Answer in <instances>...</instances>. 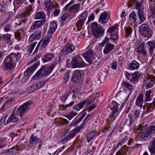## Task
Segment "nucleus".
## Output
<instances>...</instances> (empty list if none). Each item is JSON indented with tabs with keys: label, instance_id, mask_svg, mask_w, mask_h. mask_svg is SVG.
<instances>
[{
	"label": "nucleus",
	"instance_id": "obj_1",
	"mask_svg": "<svg viewBox=\"0 0 155 155\" xmlns=\"http://www.w3.org/2000/svg\"><path fill=\"white\" fill-rule=\"evenodd\" d=\"M57 64V62H55L53 64L49 67H47L46 65H42L32 78L34 79H37L42 76L45 77L48 75L51 72Z\"/></svg>",
	"mask_w": 155,
	"mask_h": 155
},
{
	"label": "nucleus",
	"instance_id": "obj_2",
	"mask_svg": "<svg viewBox=\"0 0 155 155\" xmlns=\"http://www.w3.org/2000/svg\"><path fill=\"white\" fill-rule=\"evenodd\" d=\"M139 31L144 38H150L153 34V31L149 26L146 24H143L139 28Z\"/></svg>",
	"mask_w": 155,
	"mask_h": 155
},
{
	"label": "nucleus",
	"instance_id": "obj_3",
	"mask_svg": "<svg viewBox=\"0 0 155 155\" xmlns=\"http://www.w3.org/2000/svg\"><path fill=\"white\" fill-rule=\"evenodd\" d=\"M91 29L94 36L97 38L101 36L104 33V30L96 22L92 23Z\"/></svg>",
	"mask_w": 155,
	"mask_h": 155
},
{
	"label": "nucleus",
	"instance_id": "obj_4",
	"mask_svg": "<svg viewBox=\"0 0 155 155\" xmlns=\"http://www.w3.org/2000/svg\"><path fill=\"white\" fill-rule=\"evenodd\" d=\"M32 102L28 101L20 106L17 109L16 114L22 117V116L28 110V106L31 104Z\"/></svg>",
	"mask_w": 155,
	"mask_h": 155
},
{
	"label": "nucleus",
	"instance_id": "obj_5",
	"mask_svg": "<svg viewBox=\"0 0 155 155\" xmlns=\"http://www.w3.org/2000/svg\"><path fill=\"white\" fill-rule=\"evenodd\" d=\"M137 130L139 131V132L141 134L143 139L145 140H147L151 137V134L147 129H146L145 125L140 124Z\"/></svg>",
	"mask_w": 155,
	"mask_h": 155
},
{
	"label": "nucleus",
	"instance_id": "obj_6",
	"mask_svg": "<svg viewBox=\"0 0 155 155\" xmlns=\"http://www.w3.org/2000/svg\"><path fill=\"white\" fill-rule=\"evenodd\" d=\"M80 131V130L76 127L72 130L65 138L60 140V142L63 144L67 143L68 140L73 138L75 136L76 134L79 132Z\"/></svg>",
	"mask_w": 155,
	"mask_h": 155
},
{
	"label": "nucleus",
	"instance_id": "obj_7",
	"mask_svg": "<svg viewBox=\"0 0 155 155\" xmlns=\"http://www.w3.org/2000/svg\"><path fill=\"white\" fill-rule=\"evenodd\" d=\"M141 75V74L138 72H135L132 74H129L127 72H126V76L127 78L132 83H135L136 81L139 79Z\"/></svg>",
	"mask_w": 155,
	"mask_h": 155
},
{
	"label": "nucleus",
	"instance_id": "obj_8",
	"mask_svg": "<svg viewBox=\"0 0 155 155\" xmlns=\"http://www.w3.org/2000/svg\"><path fill=\"white\" fill-rule=\"evenodd\" d=\"M74 45L70 44L66 45L65 47L62 49L60 52V55H61L60 57L64 58V56L67 54L68 53H70L74 49Z\"/></svg>",
	"mask_w": 155,
	"mask_h": 155
},
{
	"label": "nucleus",
	"instance_id": "obj_9",
	"mask_svg": "<svg viewBox=\"0 0 155 155\" xmlns=\"http://www.w3.org/2000/svg\"><path fill=\"white\" fill-rule=\"evenodd\" d=\"M83 72L80 70H76L73 72V74L71 78V80L74 82H78L81 80Z\"/></svg>",
	"mask_w": 155,
	"mask_h": 155
},
{
	"label": "nucleus",
	"instance_id": "obj_10",
	"mask_svg": "<svg viewBox=\"0 0 155 155\" xmlns=\"http://www.w3.org/2000/svg\"><path fill=\"white\" fill-rule=\"evenodd\" d=\"M90 97L84 100L82 102H80L77 104L73 108L77 111H79L82 109L84 106H87L91 102H92V101L90 100Z\"/></svg>",
	"mask_w": 155,
	"mask_h": 155
},
{
	"label": "nucleus",
	"instance_id": "obj_11",
	"mask_svg": "<svg viewBox=\"0 0 155 155\" xmlns=\"http://www.w3.org/2000/svg\"><path fill=\"white\" fill-rule=\"evenodd\" d=\"M15 62L12 59H5L4 67L5 70H11L14 67Z\"/></svg>",
	"mask_w": 155,
	"mask_h": 155
},
{
	"label": "nucleus",
	"instance_id": "obj_12",
	"mask_svg": "<svg viewBox=\"0 0 155 155\" xmlns=\"http://www.w3.org/2000/svg\"><path fill=\"white\" fill-rule=\"evenodd\" d=\"M70 64L73 68L83 67L86 65L85 62L82 61H79L77 59H72Z\"/></svg>",
	"mask_w": 155,
	"mask_h": 155
},
{
	"label": "nucleus",
	"instance_id": "obj_13",
	"mask_svg": "<svg viewBox=\"0 0 155 155\" xmlns=\"http://www.w3.org/2000/svg\"><path fill=\"white\" fill-rule=\"evenodd\" d=\"M40 65L39 61H37L31 67L28 68L24 72L25 76H28L31 74Z\"/></svg>",
	"mask_w": 155,
	"mask_h": 155
},
{
	"label": "nucleus",
	"instance_id": "obj_14",
	"mask_svg": "<svg viewBox=\"0 0 155 155\" xmlns=\"http://www.w3.org/2000/svg\"><path fill=\"white\" fill-rule=\"evenodd\" d=\"M44 5L46 8V10L47 12L48 16L50 15L52 11V9L54 7L53 3L50 0H47L44 2Z\"/></svg>",
	"mask_w": 155,
	"mask_h": 155
},
{
	"label": "nucleus",
	"instance_id": "obj_15",
	"mask_svg": "<svg viewBox=\"0 0 155 155\" xmlns=\"http://www.w3.org/2000/svg\"><path fill=\"white\" fill-rule=\"evenodd\" d=\"M41 32L40 30H38L35 31L30 36L28 41L31 42L35 39H40L41 38Z\"/></svg>",
	"mask_w": 155,
	"mask_h": 155
},
{
	"label": "nucleus",
	"instance_id": "obj_16",
	"mask_svg": "<svg viewBox=\"0 0 155 155\" xmlns=\"http://www.w3.org/2000/svg\"><path fill=\"white\" fill-rule=\"evenodd\" d=\"M109 18V17L107 13H102L99 17L98 21L101 24H105L108 21Z\"/></svg>",
	"mask_w": 155,
	"mask_h": 155
},
{
	"label": "nucleus",
	"instance_id": "obj_17",
	"mask_svg": "<svg viewBox=\"0 0 155 155\" xmlns=\"http://www.w3.org/2000/svg\"><path fill=\"white\" fill-rule=\"evenodd\" d=\"M87 11H85L82 13L78 20V24L80 26H81L83 25L84 21L87 18Z\"/></svg>",
	"mask_w": 155,
	"mask_h": 155
},
{
	"label": "nucleus",
	"instance_id": "obj_18",
	"mask_svg": "<svg viewBox=\"0 0 155 155\" xmlns=\"http://www.w3.org/2000/svg\"><path fill=\"white\" fill-rule=\"evenodd\" d=\"M32 10V8L31 7H27L23 13H22L20 15V17L21 18H24L29 16L31 13Z\"/></svg>",
	"mask_w": 155,
	"mask_h": 155
},
{
	"label": "nucleus",
	"instance_id": "obj_19",
	"mask_svg": "<svg viewBox=\"0 0 155 155\" xmlns=\"http://www.w3.org/2000/svg\"><path fill=\"white\" fill-rule=\"evenodd\" d=\"M51 35H48L47 36L44 38L41 46V49H44L46 48L48 44L51 40Z\"/></svg>",
	"mask_w": 155,
	"mask_h": 155
},
{
	"label": "nucleus",
	"instance_id": "obj_20",
	"mask_svg": "<svg viewBox=\"0 0 155 155\" xmlns=\"http://www.w3.org/2000/svg\"><path fill=\"white\" fill-rule=\"evenodd\" d=\"M41 140L40 139L33 134H32L29 139V142L31 144L35 145L41 143Z\"/></svg>",
	"mask_w": 155,
	"mask_h": 155
},
{
	"label": "nucleus",
	"instance_id": "obj_21",
	"mask_svg": "<svg viewBox=\"0 0 155 155\" xmlns=\"http://www.w3.org/2000/svg\"><path fill=\"white\" fill-rule=\"evenodd\" d=\"M145 43L142 42L139 45H138L137 48L136 49V51L138 53H142L143 56H145L146 54V52L145 50V48L144 47Z\"/></svg>",
	"mask_w": 155,
	"mask_h": 155
},
{
	"label": "nucleus",
	"instance_id": "obj_22",
	"mask_svg": "<svg viewBox=\"0 0 155 155\" xmlns=\"http://www.w3.org/2000/svg\"><path fill=\"white\" fill-rule=\"evenodd\" d=\"M114 47V45L110 43H107L104 47L103 52L104 54H107L112 51Z\"/></svg>",
	"mask_w": 155,
	"mask_h": 155
},
{
	"label": "nucleus",
	"instance_id": "obj_23",
	"mask_svg": "<svg viewBox=\"0 0 155 155\" xmlns=\"http://www.w3.org/2000/svg\"><path fill=\"white\" fill-rule=\"evenodd\" d=\"M143 94H140L137 96L136 101V105L138 107H142L143 102Z\"/></svg>",
	"mask_w": 155,
	"mask_h": 155
},
{
	"label": "nucleus",
	"instance_id": "obj_24",
	"mask_svg": "<svg viewBox=\"0 0 155 155\" xmlns=\"http://www.w3.org/2000/svg\"><path fill=\"white\" fill-rule=\"evenodd\" d=\"M137 14L139 20V23L141 24L144 22L146 19L142 11V8H140L137 11Z\"/></svg>",
	"mask_w": 155,
	"mask_h": 155
},
{
	"label": "nucleus",
	"instance_id": "obj_25",
	"mask_svg": "<svg viewBox=\"0 0 155 155\" xmlns=\"http://www.w3.org/2000/svg\"><path fill=\"white\" fill-rule=\"evenodd\" d=\"M80 5L79 4H75L71 6L68 9V11L72 13H76L79 11Z\"/></svg>",
	"mask_w": 155,
	"mask_h": 155
},
{
	"label": "nucleus",
	"instance_id": "obj_26",
	"mask_svg": "<svg viewBox=\"0 0 155 155\" xmlns=\"http://www.w3.org/2000/svg\"><path fill=\"white\" fill-rule=\"evenodd\" d=\"M147 47L149 51L150 54H152L153 53L154 49L155 48V43L149 41L147 42L146 43Z\"/></svg>",
	"mask_w": 155,
	"mask_h": 155
},
{
	"label": "nucleus",
	"instance_id": "obj_27",
	"mask_svg": "<svg viewBox=\"0 0 155 155\" xmlns=\"http://www.w3.org/2000/svg\"><path fill=\"white\" fill-rule=\"evenodd\" d=\"M42 21H34L31 28V30H35L40 28L42 26Z\"/></svg>",
	"mask_w": 155,
	"mask_h": 155
},
{
	"label": "nucleus",
	"instance_id": "obj_28",
	"mask_svg": "<svg viewBox=\"0 0 155 155\" xmlns=\"http://www.w3.org/2000/svg\"><path fill=\"white\" fill-rule=\"evenodd\" d=\"M140 64L136 61H133L128 65V68L131 70H134L138 68Z\"/></svg>",
	"mask_w": 155,
	"mask_h": 155
},
{
	"label": "nucleus",
	"instance_id": "obj_29",
	"mask_svg": "<svg viewBox=\"0 0 155 155\" xmlns=\"http://www.w3.org/2000/svg\"><path fill=\"white\" fill-rule=\"evenodd\" d=\"M50 28L48 32V35H51L54 32L57 28V25L56 23L53 22L51 23L50 25Z\"/></svg>",
	"mask_w": 155,
	"mask_h": 155
},
{
	"label": "nucleus",
	"instance_id": "obj_30",
	"mask_svg": "<svg viewBox=\"0 0 155 155\" xmlns=\"http://www.w3.org/2000/svg\"><path fill=\"white\" fill-rule=\"evenodd\" d=\"M21 33L22 35L24 36L25 34V31H24L23 29H21L18 30V31H16L15 33V36L16 38L18 40H20L21 39Z\"/></svg>",
	"mask_w": 155,
	"mask_h": 155
},
{
	"label": "nucleus",
	"instance_id": "obj_31",
	"mask_svg": "<svg viewBox=\"0 0 155 155\" xmlns=\"http://www.w3.org/2000/svg\"><path fill=\"white\" fill-rule=\"evenodd\" d=\"M81 55L84 58H91L94 56L93 51L92 50H89Z\"/></svg>",
	"mask_w": 155,
	"mask_h": 155
},
{
	"label": "nucleus",
	"instance_id": "obj_32",
	"mask_svg": "<svg viewBox=\"0 0 155 155\" xmlns=\"http://www.w3.org/2000/svg\"><path fill=\"white\" fill-rule=\"evenodd\" d=\"M19 118L16 117L14 114H12L9 117L7 120V123L11 122H15L17 121Z\"/></svg>",
	"mask_w": 155,
	"mask_h": 155
},
{
	"label": "nucleus",
	"instance_id": "obj_33",
	"mask_svg": "<svg viewBox=\"0 0 155 155\" xmlns=\"http://www.w3.org/2000/svg\"><path fill=\"white\" fill-rule=\"evenodd\" d=\"M12 35L9 34H7L4 35L1 37L2 39V40L4 41L7 43L8 44L11 42V37Z\"/></svg>",
	"mask_w": 155,
	"mask_h": 155
},
{
	"label": "nucleus",
	"instance_id": "obj_34",
	"mask_svg": "<svg viewBox=\"0 0 155 155\" xmlns=\"http://www.w3.org/2000/svg\"><path fill=\"white\" fill-rule=\"evenodd\" d=\"M122 87H124L127 89L128 90H132L133 87V85L131 84L127 81H125L122 82Z\"/></svg>",
	"mask_w": 155,
	"mask_h": 155
},
{
	"label": "nucleus",
	"instance_id": "obj_35",
	"mask_svg": "<svg viewBox=\"0 0 155 155\" xmlns=\"http://www.w3.org/2000/svg\"><path fill=\"white\" fill-rule=\"evenodd\" d=\"M155 108V97L153 100V101L150 103H149L147 106V111L148 113L152 111Z\"/></svg>",
	"mask_w": 155,
	"mask_h": 155
},
{
	"label": "nucleus",
	"instance_id": "obj_36",
	"mask_svg": "<svg viewBox=\"0 0 155 155\" xmlns=\"http://www.w3.org/2000/svg\"><path fill=\"white\" fill-rule=\"evenodd\" d=\"M152 143L149 147V149L151 153H155V138H153Z\"/></svg>",
	"mask_w": 155,
	"mask_h": 155
},
{
	"label": "nucleus",
	"instance_id": "obj_37",
	"mask_svg": "<svg viewBox=\"0 0 155 155\" xmlns=\"http://www.w3.org/2000/svg\"><path fill=\"white\" fill-rule=\"evenodd\" d=\"M21 54L20 53L18 52L17 54H16L14 52H12L6 58H21Z\"/></svg>",
	"mask_w": 155,
	"mask_h": 155
},
{
	"label": "nucleus",
	"instance_id": "obj_38",
	"mask_svg": "<svg viewBox=\"0 0 155 155\" xmlns=\"http://www.w3.org/2000/svg\"><path fill=\"white\" fill-rule=\"evenodd\" d=\"M119 104L116 101H113L110 106V108L112 110L117 111Z\"/></svg>",
	"mask_w": 155,
	"mask_h": 155
},
{
	"label": "nucleus",
	"instance_id": "obj_39",
	"mask_svg": "<svg viewBox=\"0 0 155 155\" xmlns=\"http://www.w3.org/2000/svg\"><path fill=\"white\" fill-rule=\"evenodd\" d=\"M46 17L45 14L43 12H39L36 14V19H44Z\"/></svg>",
	"mask_w": 155,
	"mask_h": 155
},
{
	"label": "nucleus",
	"instance_id": "obj_40",
	"mask_svg": "<svg viewBox=\"0 0 155 155\" xmlns=\"http://www.w3.org/2000/svg\"><path fill=\"white\" fill-rule=\"evenodd\" d=\"M36 83H33L28 88V90L31 93H32L38 90Z\"/></svg>",
	"mask_w": 155,
	"mask_h": 155
},
{
	"label": "nucleus",
	"instance_id": "obj_41",
	"mask_svg": "<svg viewBox=\"0 0 155 155\" xmlns=\"http://www.w3.org/2000/svg\"><path fill=\"white\" fill-rule=\"evenodd\" d=\"M77 114L76 112L72 111L71 112L68 114H66L64 116L68 118L69 120H70L74 116L76 115Z\"/></svg>",
	"mask_w": 155,
	"mask_h": 155
},
{
	"label": "nucleus",
	"instance_id": "obj_42",
	"mask_svg": "<svg viewBox=\"0 0 155 155\" xmlns=\"http://www.w3.org/2000/svg\"><path fill=\"white\" fill-rule=\"evenodd\" d=\"M151 92V90H147L145 94L146 99L144 101V102L149 101L151 100V98L150 97V94Z\"/></svg>",
	"mask_w": 155,
	"mask_h": 155
},
{
	"label": "nucleus",
	"instance_id": "obj_43",
	"mask_svg": "<svg viewBox=\"0 0 155 155\" xmlns=\"http://www.w3.org/2000/svg\"><path fill=\"white\" fill-rule=\"evenodd\" d=\"M71 89L72 90V92L74 93L73 95V98H74V94H76L78 93V89L76 86L74 85H71L70 86Z\"/></svg>",
	"mask_w": 155,
	"mask_h": 155
},
{
	"label": "nucleus",
	"instance_id": "obj_44",
	"mask_svg": "<svg viewBox=\"0 0 155 155\" xmlns=\"http://www.w3.org/2000/svg\"><path fill=\"white\" fill-rule=\"evenodd\" d=\"M96 134V133L94 132H91L88 134L87 136V139L88 141L92 140Z\"/></svg>",
	"mask_w": 155,
	"mask_h": 155
},
{
	"label": "nucleus",
	"instance_id": "obj_45",
	"mask_svg": "<svg viewBox=\"0 0 155 155\" xmlns=\"http://www.w3.org/2000/svg\"><path fill=\"white\" fill-rule=\"evenodd\" d=\"M129 18H131L135 22H136V19L137 18L136 13L134 12L131 13L129 16Z\"/></svg>",
	"mask_w": 155,
	"mask_h": 155
},
{
	"label": "nucleus",
	"instance_id": "obj_46",
	"mask_svg": "<svg viewBox=\"0 0 155 155\" xmlns=\"http://www.w3.org/2000/svg\"><path fill=\"white\" fill-rule=\"evenodd\" d=\"M37 43V42H35L30 44L28 48V50L29 52H32Z\"/></svg>",
	"mask_w": 155,
	"mask_h": 155
},
{
	"label": "nucleus",
	"instance_id": "obj_47",
	"mask_svg": "<svg viewBox=\"0 0 155 155\" xmlns=\"http://www.w3.org/2000/svg\"><path fill=\"white\" fill-rule=\"evenodd\" d=\"M140 111L139 110H134V115L135 120L138 118L140 114Z\"/></svg>",
	"mask_w": 155,
	"mask_h": 155
},
{
	"label": "nucleus",
	"instance_id": "obj_48",
	"mask_svg": "<svg viewBox=\"0 0 155 155\" xmlns=\"http://www.w3.org/2000/svg\"><path fill=\"white\" fill-rule=\"evenodd\" d=\"M7 140L6 137H3L0 138V148H2L5 146V144L4 143V142Z\"/></svg>",
	"mask_w": 155,
	"mask_h": 155
},
{
	"label": "nucleus",
	"instance_id": "obj_49",
	"mask_svg": "<svg viewBox=\"0 0 155 155\" xmlns=\"http://www.w3.org/2000/svg\"><path fill=\"white\" fill-rule=\"evenodd\" d=\"M12 154H15L17 153L18 150L21 149V148L19 147V145L17 144L16 147H12Z\"/></svg>",
	"mask_w": 155,
	"mask_h": 155
},
{
	"label": "nucleus",
	"instance_id": "obj_50",
	"mask_svg": "<svg viewBox=\"0 0 155 155\" xmlns=\"http://www.w3.org/2000/svg\"><path fill=\"white\" fill-rule=\"evenodd\" d=\"M118 27L117 24H115L113 26L109 28L107 30L108 32L111 33L114 31Z\"/></svg>",
	"mask_w": 155,
	"mask_h": 155
},
{
	"label": "nucleus",
	"instance_id": "obj_51",
	"mask_svg": "<svg viewBox=\"0 0 155 155\" xmlns=\"http://www.w3.org/2000/svg\"><path fill=\"white\" fill-rule=\"evenodd\" d=\"M150 9L152 12L153 16L155 17V4L154 5H151L149 6Z\"/></svg>",
	"mask_w": 155,
	"mask_h": 155
},
{
	"label": "nucleus",
	"instance_id": "obj_52",
	"mask_svg": "<svg viewBox=\"0 0 155 155\" xmlns=\"http://www.w3.org/2000/svg\"><path fill=\"white\" fill-rule=\"evenodd\" d=\"M155 83L153 81H151L148 82L145 86L146 89H147L153 87Z\"/></svg>",
	"mask_w": 155,
	"mask_h": 155
},
{
	"label": "nucleus",
	"instance_id": "obj_53",
	"mask_svg": "<svg viewBox=\"0 0 155 155\" xmlns=\"http://www.w3.org/2000/svg\"><path fill=\"white\" fill-rule=\"evenodd\" d=\"M132 28L130 27H127L125 29L126 37H127L131 33Z\"/></svg>",
	"mask_w": 155,
	"mask_h": 155
},
{
	"label": "nucleus",
	"instance_id": "obj_54",
	"mask_svg": "<svg viewBox=\"0 0 155 155\" xmlns=\"http://www.w3.org/2000/svg\"><path fill=\"white\" fill-rule=\"evenodd\" d=\"M143 1V0H141V2L139 1H137V2L135 5V8L137 9H139V10L140 8H141L140 7L142 5ZM142 8V10L143 9L142 8Z\"/></svg>",
	"mask_w": 155,
	"mask_h": 155
},
{
	"label": "nucleus",
	"instance_id": "obj_55",
	"mask_svg": "<svg viewBox=\"0 0 155 155\" xmlns=\"http://www.w3.org/2000/svg\"><path fill=\"white\" fill-rule=\"evenodd\" d=\"M90 79H87L86 80L85 83L84 84V86L85 87V88L88 89L90 87Z\"/></svg>",
	"mask_w": 155,
	"mask_h": 155
},
{
	"label": "nucleus",
	"instance_id": "obj_56",
	"mask_svg": "<svg viewBox=\"0 0 155 155\" xmlns=\"http://www.w3.org/2000/svg\"><path fill=\"white\" fill-rule=\"evenodd\" d=\"M118 35L117 32L113 33L110 36V39L113 40L118 39Z\"/></svg>",
	"mask_w": 155,
	"mask_h": 155
},
{
	"label": "nucleus",
	"instance_id": "obj_57",
	"mask_svg": "<svg viewBox=\"0 0 155 155\" xmlns=\"http://www.w3.org/2000/svg\"><path fill=\"white\" fill-rule=\"evenodd\" d=\"M86 119L87 118H86L83 121L82 123L80 125L77 127L80 130L83 128L85 124L87 123V121L86 120Z\"/></svg>",
	"mask_w": 155,
	"mask_h": 155
},
{
	"label": "nucleus",
	"instance_id": "obj_58",
	"mask_svg": "<svg viewBox=\"0 0 155 155\" xmlns=\"http://www.w3.org/2000/svg\"><path fill=\"white\" fill-rule=\"evenodd\" d=\"M68 95L67 93H65L63 96L61 97V100L63 102H64L66 101V99L68 98Z\"/></svg>",
	"mask_w": 155,
	"mask_h": 155
},
{
	"label": "nucleus",
	"instance_id": "obj_59",
	"mask_svg": "<svg viewBox=\"0 0 155 155\" xmlns=\"http://www.w3.org/2000/svg\"><path fill=\"white\" fill-rule=\"evenodd\" d=\"M45 84V81H41L36 83L38 90L43 86Z\"/></svg>",
	"mask_w": 155,
	"mask_h": 155
},
{
	"label": "nucleus",
	"instance_id": "obj_60",
	"mask_svg": "<svg viewBox=\"0 0 155 155\" xmlns=\"http://www.w3.org/2000/svg\"><path fill=\"white\" fill-rule=\"evenodd\" d=\"M54 58V54L51 53H48L45 55V58Z\"/></svg>",
	"mask_w": 155,
	"mask_h": 155
},
{
	"label": "nucleus",
	"instance_id": "obj_61",
	"mask_svg": "<svg viewBox=\"0 0 155 155\" xmlns=\"http://www.w3.org/2000/svg\"><path fill=\"white\" fill-rule=\"evenodd\" d=\"M128 117L129 120V125H130L134 123V118L132 117L131 114H129L128 115Z\"/></svg>",
	"mask_w": 155,
	"mask_h": 155
},
{
	"label": "nucleus",
	"instance_id": "obj_62",
	"mask_svg": "<svg viewBox=\"0 0 155 155\" xmlns=\"http://www.w3.org/2000/svg\"><path fill=\"white\" fill-rule=\"evenodd\" d=\"M74 103V101H72V102H71L69 104H66V105H62V107L63 109H66V107H68L71 106H72L73 104Z\"/></svg>",
	"mask_w": 155,
	"mask_h": 155
},
{
	"label": "nucleus",
	"instance_id": "obj_63",
	"mask_svg": "<svg viewBox=\"0 0 155 155\" xmlns=\"http://www.w3.org/2000/svg\"><path fill=\"white\" fill-rule=\"evenodd\" d=\"M150 134L155 133V126H153L147 129Z\"/></svg>",
	"mask_w": 155,
	"mask_h": 155
},
{
	"label": "nucleus",
	"instance_id": "obj_64",
	"mask_svg": "<svg viewBox=\"0 0 155 155\" xmlns=\"http://www.w3.org/2000/svg\"><path fill=\"white\" fill-rule=\"evenodd\" d=\"M94 19V15L93 13H92L91 15L88 17V20L87 23H89L92 20Z\"/></svg>",
	"mask_w": 155,
	"mask_h": 155
}]
</instances>
